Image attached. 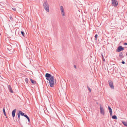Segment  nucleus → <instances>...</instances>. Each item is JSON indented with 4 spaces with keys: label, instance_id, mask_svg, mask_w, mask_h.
<instances>
[{
    "label": "nucleus",
    "instance_id": "obj_1",
    "mask_svg": "<svg viewBox=\"0 0 127 127\" xmlns=\"http://www.w3.org/2000/svg\"><path fill=\"white\" fill-rule=\"evenodd\" d=\"M47 80L49 81L50 86L52 87H53L55 83V80L53 76L49 78H47Z\"/></svg>",
    "mask_w": 127,
    "mask_h": 127
},
{
    "label": "nucleus",
    "instance_id": "obj_2",
    "mask_svg": "<svg viewBox=\"0 0 127 127\" xmlns=\"http://www.w3.org/2000/svg\"><path fill=\"white\" fill-rule=\"evenodd\" d=\"M43 6L46 11L48 12H49V4L47 1L44 2L43 4Z\"/></svg>",
    "mask_w": 127,
    "mask_h": 127
},
{
    "label": "nucleus",
    "instance_id": "obj_3",
    "mask_svg": "<svg viewBox=\"0 0 127 127\" xmlns=\"http://www.w3.org/2000/svg\"><path fill=\"white\" fill-rule=\"evenodd\" d=\"M100 113L102 115H104L105 114L104 109L101 105L100 106Z\"/></svg>",
    "mask_w": 127,
    "mask_h": 127
},
{
    "label": "nucleus",
    "instance_id": "obj_4",
    "mask_svg": "<svg viewBox=\"0 0 127 127\" xmlns=\"http://www.w3.org/2000/svg\"><path fill=\"white\" fill-rule=\"evenodd\" d=\"M60 9L61 12V13L62 16H65V13L64 10L63 6H60Z\"/></svg>",
    "mask_w": 127,
    "mask_h": 127
},
{
    "label": "nucleus",
    "instance_id": "obj_5",
    "mask_svg": "<svg viewBox=\"0 0 127 127\" xmlns=\"http://www.w3.org/2000/svg\"><path fill=\"white\" fill-rule=\"evenodd\" d=\"M112 5L114 6H117L118 4V1L115 0H111Z\"/></svg>",
    "mask_w": 127,
    "mask_h": 127
},
{
    "label": "nucleus",
    "instance_id": "obj_6",
    "mask_svg": "<svg viewBox=\"0 0 127 127\" xmlns=\"http://www.w3.org/2000/svg\"><path fill=\"white\" fill-rule=\"evenodd\" d=\"M123 50V48L121 46H120L118 47V49L116 50L118 52H120Z\"/></svg>",
    "mask_w": 127,
    "mask_h": 127
},
{
    "label": "nucleus",
    "instance_id": "obj_7",
    "mask_svg": "<svg viewBox=\"0 0 127 127\" xmlns=\"http://www.w3.org/2000/svg\"><path fill=\"white\" fill-rule=\"evenodd\" d=\"M109 83L110 87L112 89H114V87L113 85V82L111 81H110L109 82Z\"/></svg>",
    "mask_w": 127,
    "mask_h": 127
},
{
    "label": "nucleus",
    "instance_id": "obj_8",
    "mask_svg": "<svg viewBox=\"0 0 127 127\" xmlns=\"http://www.w3.org/2000/svg\"><path fill=\"white\" fill-rule=\"evenodd\" d=\"M45 77H46V79H47V78H51V77H53V76H51V75L49 73H47L45 74Z\"/></svg>",
    "mask_w": 127,
    "mask_h": 127
},
{
    "label": "nucleus",
    "instance_id": "obj_9",
    "mask_svg": "<svg viewBox=\"0 0 127 127\" xmlns=\"http://www.w3.org/2000/svg\"><path fill=\"white\" fill-rule=\"evenodd\" d=\"M16 109H15L12 111V114L13 117H14L15 116V113L16 112Z\"/></svg>",
    "mask_w": 127,
    "mask_h": 127
},
{
    "label": "nucleus",
    "instance_id": "obj_10",
    "mask_svg": "<svg viewBox=\"0 0 127 127\" xmlns=\"http://www.w3.org/2000/svg\"><path fill=\"white\" fill-rule=\"evenodd\" d=\"M108 108L109 112L110 113V115L111 116L112 115V110L111 108L109 106L108 107Z\"/></svg>",
    "mask_w": 127,
    "mask_h": 127
},
{
    "label": "nucleus",
    "instance_id": "obj_11",
    "mask_svg": "<svg viewBox=\"0 0 127 127\" xmlns=\"http://www.w3.org/2000/svg\"><path fill=\"white\" fill-rule=\"evenodd\" d=\"M8 88L10 92L12 93H13V91L12 90V88L11 87V86L10 85H8Z\"/></svg>",
    "mask_w": 127,
    "mask_h": 127
},
{
    "label": "nucleus",
    "instance_id": "obj_12",
    "mask_svg": "<svg viewBox=\"0 0 127 127\" xmlns=\"http://www.w3.org/2000/svg\"><path fill=\"white\" fill-rule=\"evenodd\" d=\"M31 82L33 84H35L36 83V81L32 80V79H30Z\"/></svg>",
    "mask_w": 127,
    "mask_h": 127
},
{
    "label": "nucleus",
    "instance_id": "obj_13",
    "mask_svg": "<svg viewBox=\"0 0 127 127\" xmlns=\"http://www.w3.org/2000/svg\"><path fill=\"white\" fill-rule=\"evenodd\" d=\"M122 122L123 124L126 126H127V122H125L124 121H122Z\"/></svg>",
    "mask_w": 127,
    "mask_h": 127
},
{
    "label": "nucleus",
    "instance_id": "obj_14",
    "mask_svg": "<svg viewBox=\"0 0 127 127\" xmlns=\"http://www.w3.org/2000/svg\"><path fill=\"white\" fill-rule=\"evenodd\" d=\"M24 116L26 118H27L28 119V121L29 122L30 121V119L29 118V117L27 116L26 115H24Z\"/></svg>",
    "mask_w": 127,
    "mask_h": 127
},
{
    "label": "nucleus",
    "instance_id": "obj_15",
    "mask_svg": "<svg viewBox=\"0 0 127 127\" xmlns=\"http://www.w3.org/2000/svg\"><path fill=\"white\" fill-rule=\"evenodd\" d=\"M18 114H19L20 115H21L22 116H23L24 115V113L22 112L21 111H20Z\"/></svg>",
    "mask_w": 127,
    "mask_h": 127
},
{
    "label": "nucleus",
    "instance_id": "obj_16",
    "mask_svg": "<svg viewBox=\"0 0 127 127\" xmlns=\"http://www.w3.org/2000/svg\"><path fill=\"white\" fill-rule=\"evenodd\" d=\"M112 118L115 119H117V117L116 115L113 116L112 117Z\"/></svg>",
    "mask_w": 127,
    "mask_h": 127
},
{
    "label": "nucleus",
    "instance_id": "obj_17",
    "mask_svg": "<svg viewBox=\"0 0 127 127\" xmlns=\"http://www.w3.org/2000/svg\"><path fill=\"white\" fill-rule=\"evenodd\" d=\"M3 113H4V115L5 116H6V113H5V109H4V108H3Z\"/></svg>",
    "mask_w": 127,
    "mask_h": 127
},
{
    "label": "nucleus",
    "instance_id": "obj_18",
    "mask_svg": "<svg viewBox=\"0 0 127 127\" xmlns=\"http://www.w3.org/2000/svg\"><path fill=\"white\" fill-rule=\"evenodd\" d=\"M98 35L97 34H95V40H96L97 39V37Z\"/></svg>",
    "mask_w": 127,
    "mask_h": 127
},
{
    "label": "nucleus",
    "instance_id": "obj_19",
    "mask_svg": "<svg viewBox=\"0 0 127 127\" xmlns=\"http://www.w3.org/2000/svg\"><path fill=\"white\" fill-rule=\"evenodd\" d=\"M21 33L22 34V35L24 36V32H22V31H21Z\"/></svg>",
    "mask_w": 127,
    "mask_h": 127
},
{
    "label": "nucleus",
    "instance_id": "obj_20",
    "mask_svg": "<svg viewBox=\"0 0 127 127\" xmlns=\"http://www.w3.org/2000/svg\"><path fill=\"white\" fill-rule=\"evenodd\" d=\"M25 81L26 83H28V79L27 78H26L25 79Z\"/></svg>",
    "mask_w": 127,
    "mask_h": 127
},
{
    "label": "nucleus",
    "instance_id": "obj_21",
    "mask_svg": "<svg viewBox=\"0 0 127 127\" xmlns=\"http://www.w3.org/2000/svg\"><path fill=\"white\" fill-rule=\"evenodd\" d=\"M87 88H88V89L89 91L90 92H91V89L89 88V86H87Z\"/></svg>",
    "mask_w": 127,
    "mask_h": 127
},
{
    "label": "nucleus",
    "instance_id": "obj_22",
    "mask_svg": "<svg viewBox=\"0 0 127 127\" xmlns=\"http://www.w3.org/2000/svg\"><path fill=\"white\" fill-rule=\"evenodd\" d=\"M12 9L13 10H14V11H16V9L15 8H12Z\"/></svg>",
    "mask_w": 127,
    "mask_h": 127
},
{
    "label": "nucleus",
    "instance_id": "obj_23",
    "mask_svg": "<svg viewBox=\"0 0 127 127\" xmlns=\"http://www.w3.org/2000/svg\"><path fill=\"white\" fill-rule=\"evenodd\" d=\"M18 118L19 119V120L20 119V115L18 113Z\"/></svg>",
    "mask_w": 127,
    "mask_h": 127
},
{
    "label": "nucleus",
    "instance_id": "obj_24",
    "mask_svg": "<svg viewBox=\"0 0 127 127\" xmlns=\"http://www.w3.org/2000/svg\"><path fill=\"white\" fill-rule=\"evenodd\" d=\"M102 57H103V61H105V59L103 58V55H102Z\"/></svg>",
    "mask_w": 127,
    "mask_h": 127
},
{
    "label": "nucleus",
    "instance_id": "obj_25",
    "mask_svg": "<svg viewBox=\"0 0 127 127\" xmlns=\"http://www.w3.org/2000/svg\"><path fill=\"white\" fill-rule=\"evenodd\" d=\"M122 63L123 64H124L125 63V62L124 61H122Z\"/></svg>",
    "mask_w": 127,
    "mask_h": 127
},
{
    "label": "nucleus",
    "instance_id": "obj_26",
    "mask_svg": "<svg viewBox=\"0 0 127 127\" xmlns=\"http://www.w3.org/2000/svg\"><path fill=\"white\" fill-rule=\"evenodd\" d=\"M124 45H127V43H125L124 44Z\"/></svg>",
    "mask_w": 127,
    "mask_h": 127
},
{
    "label": "nucleus",
    "instance_id": "obj_27",
    "mask_svg": "<svg viewBox=\"0 0 127 127\" xmlns=\"http://www.w3.org/2000/svg\"><path fill=\"white\" fill-rule=\"evenodd\" d=\"M126 55H127V53Z\"/></svg>",
    "mask_w": 127,
    "mask_h": 127
}]
</instances>
